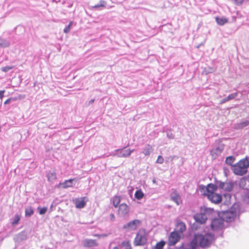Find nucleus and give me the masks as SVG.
Wrapping results in <instances>:
<instances>
[{
    "label": "nucleus",
    "mask_w": 249,
    "mask_h": 249,
    "mask_svg": "<svg viewBox=\"0 0 249 249\" xmlns=\"http://www.w3.org/2000/svg\"><path fill=\"white\" fill-rule=\"evenodd\" d=\"M241 213L239 204L235 203L229 210L219 213V216L221 217L224 221L231 222L233 221Z\"/></svg>",
    "instance_id": "1"
},
{
    "label": "nucleus",
    "mask_w": 249,
    "mask_h": 249,
    "mask_svg": "<svg viewBox=\"0 0 249 249\" xmlns=\"http://www.w3.org/2000/svg\"><path fill=\"white\" fill-rule=\"evenodd\" d=\"M249 167V161L246 156L232 166L231 170L236 175L243 176L247 173Z\"/></svg>",
    "instance_id": "2"
},
{
    "label": "nucleus",
    "mask_w": 249,
    "mask_h": 249,
    "mask_svg": "<svg viewBox=\"0 0 249 249\" xmlns=\"http://www.w3.org/2000/svg\"><path fill=\"white\" fill-rule=\"evenodd\" d=\"M147 235L144 231H140L135 238L134 244L135 246L144 245L147 242Z\"/></svg>",
    "instance_id": "3"
},
{
    "label": "nucleus",
    "mask_w": 249,
    "mask_h": 249,
    "mask_svg": "<svg viewBox=\"0 0 249 249\" xmlns=\"http://www.w3.org/2000/svg\"><path fill=\"white\" fill-rule=\"evenodd\" d=\"M217 188L218 187L217 186L216 182H215V185L210 183L207 186L204 185H200L199 186L200 191L203 193L204 195L207 196H208L209 194L214 193L215 191L217 190Z\"/></svg>",
    "instance_id": "4"
},
{
    "label": "nucleus",
    "mask_w": 249,
    "mask_h": 249,
    "mask_svg": "<svg viewBox=\"0 0 249 249\" xmlns=\"http://www.w3.org/2000/svg\"><path fill=\"white\" fill-rule=\"evenodd\" d=\"M131 153L132 151H130V149H126L125 148H123L115 150L110 154V156H117L119 158H127Z\"/></svg>",
    "instance_id": "5"
},
{
    "label": "nucleus",
    "mask_w": 249,
    "mask_h": 249,
    "mask_svg": "<svg viewBox=\"0 0 249 249\" xmlns=\"http://www.w3.org/2000/svg\"><path fill=\"white\" fill-rule=\"evenodd\" d=\"M224 221L221 217L214 218L211 222L212 229L213 231L222 229L224 227Z\"/></svg>",
    "instance_id": "6"
},
{
    "label": "nucleus",
    "mask_w": 249,
    "mask_h": 249,
    "mask_svg": "<svg viewBox=\"0 0 249 249\" xmlns=\"http://www.w3.org/2000/svg\"><path fill=\"white\" fill-rule=\"evenodd\" d=\"M216 184L218 188L227 192H231L233 187V183L231 182L216 181Z\"/></svg>",
    "instance_id": "7"
},
{
    "label": "nucleus",
    "mask_w": 249,
    "mask_h": 249,
    "mask_svg": "<svg viewBox=\"0 0 249 249\" xmlns=\"http://www.w3.org/2000/svg\"><path fill=\"white\" fill-rule=\"evenodd\" d=\"M224 148L223 144H220L218 146L213 148L210 151L212 159L215 160L220 156Z\"/></svg>",
    "instance_id": "8"
},
{
    "label": "nucleus",
    "mask_w": 249,
    "mask_h": 249,
    "mask_svg": "<svg viewBox=\"0 0 249 249\" xmlns=\"http://www.w3.org/2000/svg\"><path fill=\"white\" fill-rule=\"evenodd\" d=\"M141 223V221L138 219H135L124 224L123 226V229L128 231L135 230L138 225Z\"/></svg>",
    "instance_id": "9"
},
{
    "label": "nucleus",
    "mask_w": 249,
    "mask_h": 249,
    "mask_svg": "<svg viewBox=\"0 0 249 249\" xmlns=\"http://www.w3.org/2000/svg\"><path fill=\"white\" fill-rule=\"evenodd\" d=\"M180 236L178 233L176 231L172 232L168 239V245L169 246L175 245L180 239Z\"/></svg>",
    "instance_id": "10"
},
{
    "label": "nucleus",
    "mask_w": 249,
    "mask_h": 249,
    "mask_svg": "<svg viewBox=\"0 0 249 249\" xmlns=\"http://www.w3.org/2000/svg\"><path fill=\"white\" fill-rule=\"evenodd\" d=\"M129 208L125 203H122L119 206L118 214L120 216H125L128 215Z\"/></svg>",
    "instance_id": "11"
},
{
    "label": "nucleus",
    "mask_w": 249,
    "mask_h": 249,
    "mask_svg": "<svg viewBox=\"0 0 249 249\" xmlns=\"http://www.w3.org/2000/svg\"><path fill=\"white\" fill-rule=\"evenodd\" d=\"M207 197L212 202L215 204L221 202L222 198V196L220 194L215 193L208 195Z\"/></svg>",
    "instance_id": "12"
},
{
    "label": "nucleus",
    "mask_w": 249,
    "mask_h": 249,
    "mask_svg": "<svg viewBox=\"0 0 249 249\" xmlns=\"http://www.w3.org/2000/svg\"><path fill=\"white\" fill-rule=\"evenodd\" d=\"M171 199L175 202L178 205L181 203V199L177 191L174 190L170 194Z\"/></svg>",
    "instance_id": "13"
},
{
    "label": "nucleus",
    "mask_w": 249,
    "mask_h": 249,
    "mask_svg": "<svg viewBox=\"0 0 249 249\" xmlns=\"http://www.w3.org/2000/svg\"><path fill=\"white\" fill-rule=\"evenodd\" d=\"M194 218L196 222L199 224H204L207 220L206 216L200 211L199 213L196 214L194 216Z\"/></svg>",
    "instance_id": "14"
},
{
    "label": "nucleus",
    "mask_w": 249,
    "mask_h": 249,
    "mask_svg": "<svg viewBox=\"0 0 249 249\" xmlns=\"http://www.w3.org/2000/svg\"><path fill=\"white\" fill-rule=\"evenodd\" d=\"M86 197H83L80 198H76L74 200V203L76 208L78 209H81L85 207L87 201L86 200Z\"/></svg>",
    "instance_id": "15"
},
{
    "label": "nucleus",
    "mask_w": 249,
    "mask_h": 249,
    "mask_svg": "<svg viewBox=\"0 0 249 249\" xmlns=\"http://www.w3.org/2000/svg\"><path fill=\"white\" fill-rule=\"evenodd\" d=\"M83 246L85 247H94L98 246V244L96 240L86 239L82 242Z\"/></svg>",
    "instance_id": "16"
},
{
    "label": "nucleus",
    "mask_w": 249,
    "mask_h": 249,
    "mask_svg": "<svg viewBox=\"0 0 249 249\" xmlns=\"http://www.w3.org/2000/svg\"><path fill=\"white\" fill-rule=\"evenodd\" d=\"M186 225L181 221H178L176 226V232L182 233L186 230Z\"/></svg>",
    "instance_id": "17"
},
{
    "label": "nucleus",
    "mask_w": 249,
    "mask_h": 249,
    "mask_svg": "<svg viewBox=\"0 0 249 249\" xmlns=\"http://www.w3.org/2000/svg\"><path fill=\"white\" fill-rule=\"evenodd\" d=\"M153 151V148L152 146L149 144H147L143 148L142 153L145 156H149Z\"/></svg>",
    "instance_id": "18"
},
{
    "label": "nucleus",
    "mask_w": 249,
    "mask_h": 249,
    "mask_svg": "<svg viewBox=\"0 0 249 249\" xmlns=\"http://www.w3.org/2000/svg\"><path fill=\"white\" fill-rule=\"evenodd\" d=\"M46 177L48 180L50 182H53L56 179V174L54 171H49L46 174Z\"/></svg>",
    "instance_id": "19"
},
{
    "label": "nucleus",
    "mask_w": 249,
    "mask_h": 249,
    "mask_svg": "<svg viewBox=\"0 0 249 249\" xmlns=\"http://www.w3.org/2000/svg\"><path fill=\"white\" fill-rule=\"evenodd\" d=\"M238 96V93L237 92H235L232 94H231L228 96L226 98H225L221 100L220 102V104H223L230 100H232L236 98Z\"/></svg>",
    "instance_id": "20"
},
{
    "label": "nucleus",
    "mask_w": 249,
    "mask_h": 249,
    "mask_svg": "<svg viewBox=\"0 0 249 249\" xmlns=\"http://www.w3.org/2000/svg\"><path fill=\"white\" fill-rule=\"evenodd\" d=\"M201 211L206 216L207 219L212 215L214 212L213 209L208 208L201 209Z\"/></svg>",
    "instance_id": "21"
},
{
    "label": "nucleus",
    "mask_w": 249,
    "mask_h": 249,
    "mask_svg": "<svg viewBox=\"0 0 249 249\" xmlns=\"http://www.w3.org/2000/svg\"><path fill=\"white\" fill-rule=\"evenodd\" d=\"M249 124V121L245 120L235 124L234 128L236 129H241Z\"/></svg>",
    "instance_id": "22"
},
{
    "label": "nucleus",
    "mask_w": 249,
    "mask_h": 249,
    "mask_svg": "<svg viewBox=\"0 0 249 249\" xmlns=\"http://www.w3.org/2000/svg\"><path fill=\"white\" fill-rule=\"evenodd\" d=\"M73 179H70L66 180L62 183L59 184L64 189L67 188L72 186Z\"/></svg>",
    "instance_id": "23"
},
{
    "label": "nucleus",
    "mask_w": 249,
    "mask_h": 249,
    "mask_svg": "<svg viewBox=\"0 0 249 249\" xmlns=\"http://www.w3.org/2000/svg\"><path fill=\"white\" fill-rule=\"evenodd\" d=\"M10 46V43L9 40L0 37V47L7 48Z\"/></svg>",
    "instance_id": "24"
},
{
    "label": "nucleus",
    "mask_w": 249,
    "mask_h": 249,
    "mask_svg": "<svg viewBox=\"0 0 249 249\" xmlns=\"http://www.w3.org/2000/svg\"><path fill=\"white\" fill-rule=\"evenodd\" d=\"M106 5H107V2L106 1H105L104 0H100L99 3L92 6V8L102 9L103 8L105 7Z\"/></svg>",
    "instance_id": "25"
},
{
    "label": "nucleus",
    "mask_w": 249,
    "mask_h": 249,
    "mask_svg": "<svg viewBox=\"0 0 249 249\" xmlns=\"http://www.w3.org/2000/svg\"><path fill=\"white\" fill-rule=\"evenodd\" d=\"M215 20H216L217 23L219 25H223L225 23H227L228 21V19L224 17H222V18L216 17Z\"/></svg>",
    "instance_id": "26"
},
{
    "label": "nucleus",
    "mask_w": 249,
    "mask_h": 249,
    "mask_svg": "<svg viewBox=\"0 0 249 249\" xmlns=\"http://www.w3.org/2000/svg\"><path fill=\"white\" fill-rule=\"evenodd\" d=\"M120 201L121 198L119 196H114L113 198H112V203L113 206L115 208H117L120 202Z\"/></svg>",
    "instance_id": "27"
},
{
    "label": "nucleus",
    "mask_w": 249,
    "mask_h": 249,
    "mask_svg": "<svg viewBox=\"0 0 249 249\" xmlns=\"http://www.w3.org/2000/svg\"><path fill=\"white\" fill-rule=\"evenodd\" d=\"M144 196V194L141 190H138L135 193V197L138 200H141Z\"/></svg>",
    "instance_id": "28"
},
{
    "label": "nucleus",
    "mask_w": 249,
    "mask_h": 249,
    "mask_svg": "<svg viewBox=\"0 0 249 249\" xmlns=\"http://www.w3.org/2000/svg\"><path fill=\"white\" fill-rule=\"evenodd\" d=\"M235 160V158L234 156H229L226 158L225 162L229 165H231Z\"/></svg>",
    "instance_id": "29"
},
{
    "label": "nucleus",
    "mask_w": 249,
    "mask_h": 249,
    "mask_svg": "<svg viewBox=\"0 0 249 249\" xmlns=\"http://www.w3.org/2000/svg\"><path fill=\"white\" fill-rule=\"evenodd\" d=\"M25 216L26 217H30L34 213V210L31 207H29L25 209Z\"/></svg>",
    "instance_id": "30"
},
{
    "label": "nucleus",
    "mask_w": 249,
    "mask_h": 249,
    "mask_svg": "<svg viewBox=\"0 0 249 249\" xmlns=\"http://www.w3.org/2000/svg\"><path fill=\"white\" fill-rule=\"evenodd\" d=\"M17 238L18 241H23L26 239L27 236L24 232H20L17 235Z\"/></svg>",
    "instance_id": "31"
},
{
    "label": "nucleus",
    "mask_w": 249,
    "mask_h": 249,
    "mask_svg": "<svg viewBox=\"0 0 249 249\" xmlns=\"http://www.w3.org/2000/svg\"><path fill=\"white\" fill-rule=\"evenodd\" d=\"M165 244V243L163 241H161L157 243L156 246L153 248V249H162Z\"/></svg>",
    "instance_id": "32"
},
{
    "label": "nucleus",
    "mask_w": 249,
    "mask_h": 249,
    "mask_svg": "<svg viewBox=\"0 0 249 249\" xmlns=\"http://www.w3.org/2000/svg\"><path fill=\"white\" fill-rule=\"evenodd\" d=\"M20 217L18 214H16L12 219V224L13 225H17L20 220Z\"/></svg>",
    "instance_id": "33"
},
{
    "label": "nucleus",
    "mask_w": 249,
    "mask_h": 249,
    "mask_svg": "<svg viewBox=\"0 0 249 249\" xmlns=\"http://www.w3.org/2000/svg\"><path fill=\"white\" fill-rule=\"evenodd\" d=\"M37 210L40 215H43L44 214L47 212V208L46 207L43 208L38 207Z\"/></svg>",
    "instance_id": "34"
},
{
    "label": "nucleus",
    "mask_w": 249,
    "mask_h": 249,
    "mask_svg": "<svg viewBox=\"0 0 249 249\" xmlns=\"http://www.w3.org/2000/svg\"><path fill=\"white\" fill-rule=\"evenodd\" d=\"M122 247L124 249H131V245L128 241L123 242L122 243Z\"/></svg>",
    "instance_id": "35"
},
{
    "label": "nucleus",
    "mask_w": 249,
    "mask_h": 249,
    "mask_svg": "<svg viewBox=\"0 0 249 249\" xmlns=\"http://www.w3.org/2000/svg\"><path fill=\"white\" fill-rule=\"evenodd\" d=\"M72 24V21H70L69 24L65 27V28L64 29V32L65 33H68L70 30H71V25Z\"/></svg>",
    "instance_id": "36"
},
{
    "label": "nucleus",
    "mask_w": 249,
    "mask_h": 249,
    "mask_svg": "<svg viewBox=\"0 0 249 249\" xmlns=\"http://www.w3.org/2000/svg\"><path fill=\"white\" fill-rule=\"evenodd\" d=\"M12 66H6L1 68V71L3 72H8L9 71L13 69Z\"/></svg>",
    "instance_id": "37"
},
{
    "label": "nucleus",
    "mask_w": 249,
    "mask_h": 249,
    "mask_svg": "<svg viewBox=\"0 0 249 249\" xmlns=\"http://www.w3.org/2000/svg\"><path fill=\"white\" fill-rule=\"evenodd\" d=\"M231 1L237 5H241L244 2H246L245 0H231Z\"/></svg>",
    "instance_id": "38"
},
{
    "label": "nucleus",
    "mask_w": 249,
    "mask_h": 249,
    "mask_svg": "<svg viewBox=\"0 0 249 249\" xmlns=\"http://www.w3.org/2000/svg\"><path fill=\"white\" fill-rule=\"evenodd\" d=\"M166 136L168 138L170 139H173L175 138L174 135L171 132V131H167Z\"/></svg>",
    "instance_id": "39"
},
{
    "label": "nucleus",
    "mask_w": 249,
    "mask_h": 249,
    "mask_svg": "<svg viewBox=\"0 0 249 249\" xmlns=\"http://www.w3.org/2000/svg\"><path fill=\"white\" fill-rule=\"evenodd\" d=\"M163 158L160 155L159 156L156 162L158 163L162 164L163 162Z\"/></svg>",
    "instance_id": "40"
},
{
    "label": "nucleus",
    "mask_w": 249,
    "mask_h": 249,
    "mask_svg": "<svg viewBox=\"0 0 249 249\" xmlns=\"http://www.w3.org/2000/svg\"><path fill=\"white\" fill-rule=\"evenodd\" d=\"M5 92L4 90H0V99H1L4 96V93Z\"/></svg>",
    "instance_id": "41"
},
{
    "label": "nucleus",
    "mask_w": 249,
    "mask_h": 249,
    "mask_svg": "<svg viewBox=\"0 0 249 249\" xmlns=\"http://www.w3.org/2000/svg\"><path fill=\"white\" fill-rule=\"evenodd\" d=\"M110 220L112 221H113L115 219V216H114V214L113 213H111L110 214Z\"/></svg>",
    "instance_id": "42"
},
{
    "label": "nucleus",
    "mask_w": 249,
    "mask_h": 249,
    "mask_svg": "<svg viewBox=\"0 0 249 249\" xmlns=\"http://www.w3.org/2000/svg\"><path fill=\"white\" fill-rule=\"evenodd\" d=\"M106 235H104V234H95L94 235V236H95V237H98V238H100L101 237H104V236H106Z\"/></svg>",
    "instance_id": "43"
},
{
    "label": "nucleus",
    "mask_w": 249,
    "mask_h": 249,
    "mask_svg": "<svg viewBox=\"0 0 249 249\" xmlns=\"http://www.w3.org/2000/svg\"><path fill=\"white\" fill-rule=\"evenodd\" d=\"M12 100V98H9L7 100H6L5 102H4V104L6 105V104H8L10 103L11 101Z\"/></svg>",
    "instance_id": "44"
},
{
    "label": "nucleus",
    "mask_w": 249,
    "mask_h": 249,
    "mask_svg": "<svg viewBox=\"0 0 249 249\" xmlns=\"http://www.w3.org/2000/svg\"><path fill=\"white\" fill-rule=\"evenodd\" d=\"M246 200L247 201L248 203H249V191L247 193L246 195Z\"/></svg>",
    "instance_id": "45"
},
{
    "label": "nucleus",
    "mask_w": 249,
    "mask_h": 249,
    "mask_svg": "<svg viewBox=\"0 0 249 249\" xmlns=\"http://www.w3.org/2000/svg\"><path fill=\"white\" fill-rule=\"evenodd\" d=\"M175 158H177L176 156H171L169 158V159H171V160H173V159Z\"/></svg>",
    "instance_id": "46"
},
{
    "label": "nucleus",
    "mask_w": 249,
    "mask_h": 249,
    "mask_svg": "<svg viewBox=\"0 0 249 249\" xmlns=\"http://www.w3.org/2000/svg\"><path fill=\"white\" fill-rule=\"evenodd\" d=\"M94 102V99H91L89 101V104H91Z\"/></svg>",
    "instance_id": "47"
},
{
    "label": "nucleus",
    "mask_w": 249,
    "mask_h": 249,
    "mask_svg": "<svg viewBox=\"0 0 249 249\" xmlns=\"http://www.w3.org/2000/svg\"><path fill=\"white\" fill-rule=\"evenodd\" d=\"M54 1L56 2V3L60 2V0H53Z\"/></svg>",
    "instance_id": "48"
},
{
    "label": "nucleus",
    "mask_w": 249,
    "mask_h": 249,
    "mask_svg": "<svg viewBox=\"0 0 249 249\" xmlns=\"http://www.w3.org/2000/svg\"><path fill=\"white\" fill-rule=\"evenodd\" d=\"M112 249H119V248L117 247H114Z\"/></svg>",
    "instance_id": "49"
},
{
    "label": "nucleus",
    "mask_w": 249,
    "mask_h": 249,
    "mask_svg": "<svg viewBox=\"0 0 249 249\" xmlns=\"http://www.w3.org/2000/svg\"><path fill=\"white\" fill-rule=\"evenodd\" d=\"M130 151H132V153L134 151V149H132V150H130Z\"/></svg>",
    "instance_id": "50"
},
{
    "label": "nucleus",
    "mask_w": 249,
    "mask_h": 249,
    "mask_svg": "<svg viewBox=\"0 0 249 249\" xmlns=\"http://www.w3.org/2000/svg\"><path fill=\"white\" fill-rule=\"evenodd\" d=\"M245 0L246 2L249 1V0Z\"/></svg>",
    "instance_id": "51"
},
{
    "label": "nucleus",
    "mask_w": 249,
    "mask_h": 249,
    "mask_svg": "<svg viewBox=\"0 0 249 249\" xmlns=\"http://www.w3.org/2000/svg\"><path fill=\"white\" fill-rule=\"evenodd\" d=\"M153 182L154 183V182H155V180H153Z\"/></svg>",
    "instance_id": "52"
}]
</instances>
